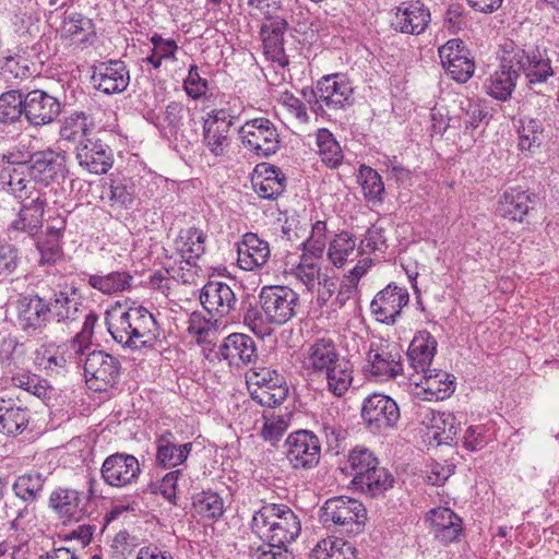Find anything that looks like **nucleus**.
<instances>
[{"mask_svg":"<svg viewBox=\"0 0 559 559\" xmlns=\"http://www.w3.org/2000/svg\"><path fill=\"white\" fill-rule=\"evenodd\" d=\"M299 295L287 286H263L258 297L241 300L243 323L260 338L270 335V324L283 325L297 314Z\"/></svg>","mask_w":559,"mask_h":559,"instance_id":"f257e3e1","label":"nucleus"},{"mask_svg":"<svg viewBox=\"0 0 559 559\" xmlns=\"http://www.w3.org/2000/svg\"><path fill=\"white\" fill-rule=\"evenodd\" d=\"M110 316L109 312H106ZM108 332L123 347L138 349L152 346L158 335L154 316L144 307H130L119 316L106 317Z\"/></svg>","mask_w":559,"mask_h":559,"instance_id":"f03ea898","label":"nucleus"},{"mask_svg":"<svg viewBox=\"0 0 559 559\" xmlns=\"http://www.w3.org/2000/svg\"><path fill=\"white\" fill-rule=\"evenodd\" d=\"M347 462L353 472L352 483L371 498L384 496L395 483L392 473L380 466L374 453L364 445H356L352 449Z\"/></svg>","mask_w":559,"mask_h":559,"instance_id":"7ed1b4c3","label":"nucleus"},{"mask_svg":"<svg viewBox=\"0 0 559 559\" xmlns=\"http://www.w3.org/2000/svg\"><path fill=\"white\" fill-rule=\"evenodd\" d=\"M252 526L259 530L267 527L264 537L265 540L271 542V546H287L295 542L301 532L298 515L283 503L265 504L255 511Z\"/></svg>","mask_w":559,"mask_h":559,"instance_id":"20e7f679","label":"nucleus"},{"mask_svg":"<svg viewBox=\"0 0 559 559\" xmlns=\"http://www.w3.org/2000/svg\"><path fill=\"white\" fill-rule=\"evenodd\" d=\"M320 521L329 528L333 525L340 531L359 534L367 521V509L357 499L347 496L332 497L321 507Z\"/></svg>","mask_w":559,"mask_h":559,"instance_id":"39448f33","label":"nucleus"},{"mask_svg":"<svg viewBox=\"0 0 559 559\" xmlns=\"http://www.w3.org/2000/svg\"><path fill=\"white\" fill-rule=\"evenodd\" d=\"M237 132L242 145L258 157L267 158L281 148L278 130L267 118L248 120Z\"/></svg>","mask_w":559,"mask_h":559,"instance_id":"423d86ee","label":"nucleus"},{"mask_svg":"<svg viewBox=\"0 0 559 559\" xmlns=\"http://www.w3.org/2000/svg\"><path fill=\"white\" fill-rule=\"evenodd\" d=\"M27 175L43 187L62 183L69 176L67 153L52 148L33 152L28 156Z\"/></svg>","mask_w":559,"mask_h":559,"instance_id":"0eeeda50","label":"nucleus"},{"mask_svg":"<svg viewBox=\"0 0 559 559\" xmlns=\"http://www.w3.org/2000/svg\"><path fill=\"white\" fill-rule=\"evenodd\" d=\"M360 416L370 432L380 435L397 426L401 412L391 396L373 393L362 401Z\"/></svg>","mask_w":559,"mask_h":559,"instance_id":"6e6552de","label":"nucleus"},{"mask_svg":"<svg viewBox=\"0 0 559 559\" xmlns=\"http://www.w3.org/2000/svg\"><path fill=\"white\" fill-rule=\"evenodd\" d=\"M251 399L261 406L274 407L286 400L288 386L283 374L275 369L260 367L247 374Z\"/></svg>","mask_w":559,"mask_h":559,"instance_id":"1a4fd4ad","label":"nucleus"},{"mask_svg":"<svg viewBox=\"0 0 559 559\" xmlns=\"http://www.w3.org/2000/svg\"><path fill=\"white\" fill-rule=\"evenodd\" d=\"M239 114L231 108H216L203 121V143L214 156L225 154L231 141V127Z\"/></svg>","mask_w":559,"mask_h":559,"instance_id":"9d476101","label":"nucleus"},{"mask_svg":"<svg viewBox=\"0 0 559 559\" xmlns=\"http://www.w3.org/2000/svg\"><path fill=\"white\" fill-rule=\"evenodd\" d=\"M285 455L293 469L309 471L318 466L321 459V442L311 430L299 429L285 440Z\"/></svg>","mask_w":559,"mask_h":559,"instance_id":"9b49d317","label":"nucleus"},{"mask_svg":"<svg viewBox=\"0 0 559 559\" xmlns=\"http://www.w3.org/2000/svg\"><path fill=\"white\" fill-rule=\"evenodd\" d=\"M199 299L206 313H212L221 321L243 318L241 307H237L236 294L226 283L209 281L202 287Z\"/></svg>","mask_w":559,"mask_h":559,"instance_id":"f8f14e48","label":"nucleus"},{"mask_svg":"<svg viewBox=\"0 0 559 559\" xmlns=\"http://www.w3.org/2000/svg\"><path fill=\"white\" fill-rule=\"evenodd\" d=\"M506 46L507 60L504 62L512 63L519 76L523 73L530 84L544 83L554 75L550 59L543 58L538 50L526 51L514 41L506 43Z\"/></svg>","mask_w":559,"mask_h":559,"instance_id":"ddd939ff","label":"nucleus"},{"mask_svg":"<svg viewBox=\"0 0 559 559\" xmlns=\"http://www.w3.org/2000/svg\"><path fill=\"white\" fill-rule=\"evenodd\" d=\"M120 361L104 350H93L85 356L84 376L95 391L106 392L120 379Z\"/></svg>","mask_w":559,"mask_h":559,"instance_id":"4468645a","label":"nucleus"},{"mask_svg":"<svg viewBox=\"0 0 559 559\" xmlns=\"http://www.w3.org/2000/svg\"><path fill=\"white\" fill-rule=\"evenodd\" d=\"M95 479L90 480L88 497L75 489L58 487L49 496L48 506L59 520L78 522L86 514V500L95 496Z\"/></svg>","mask_w":559,"mask_h":559,"instance_id":"2eb2a0df","label":"nucleus"},{"mask_svg":"<svg viewBox=\"0 0 559 559\" xmlns=\"http://www.w3.org/2000/svg\"><path fill=\"white\" fill-rule=\"evenodd\" d=\"M25 102V120L35 129L56 122L62 112L63 105L60 99L44 90L27 91Z\"/></svg>","mask_w":559,"mask_h":559,"instance_id":"dca6fc26","label":"nucleus"},{"mask_svg":"<svg viewBox=\"0 0 559 559\" xmlns=\"http://www.w3.org/2000/svg\"><path fill=\"white\" fill-rule=\"evenodd\" d=\"M100 475L108 486L121 488L136 483L141 467L134 455L116 452L104 460Z\"/></svg>","mask_w":559,"mask_h":559,"instance_id":"f3484780","label":"nucleus"},{"mask_svg":"<svg viewBox=\"0 0 559 559\" xmlns=\"http://www.w3.org/2000/svg\"><path fill=\"white\" fill-rule=\"evenodd\" d=\"M408 301L407 289L397 286L395 283H390L372 299L370 304L371 313L377 321L393 325Z\"/></svg>","mask_w":559,"mask_h":559,"instance_id":"a211bd4d","label":"nucleus"},{"mask_svg":"<svg viewBox=\"0 0 559 559\" xmlns=\"http://www.w3.org/2000/svg\"><path fill=\"white\" fill-rule=\"evenodd\" d=\"M16 310L19 326L28 335L43 333L49 323L46 297L38 294L20 297Z\"/></svg>","mask_w":559,"mask_h":559,"instance_id":"6ab92c4d","label":"nucleus"},{"mask_svg":"<svg viewBox=\"0 0 559 559\" xmlns=\"http://www.w3.org/2000/svg\"><path fill=\"white\" fill-rule=\"evenodd\" d=\"M319 97L330 110H341L350 107L354 102V87L346 75L341 73L328 74L318 81Z\"/></svg>","mask_w":559,"mask_h":559,"instance_id":"aec40b11","label":"nucleus"},{"mask_svg":"<svg viewBox=\"0 0 559 559\" xmlns=\"http://www.w3.org/2000/svg\"><path fill=\"white\" fill-rule=\"evenodd\" d=\"M416 419L428 429H435L433 439L438 444L456 443L461 425L452 413L438 412L428 406L419 405Z\"/></svg>","mask_w":559,"mask_h":559,"instance_id":"412c9836","label":"nucleus"},{"mask_svg":"<svg viewBox=\"0 0 559 559\" xmlns=\"http://www.w3.org/2000/svg\"><path fill=\"white\" fill-rule=\"evenodd\" d=\"M76 159L91 174L103 175L112 167L114 153L102 140L85 138L76 146Z\"/></svg>","mask_w":559,"mask_h":559,"instance_id":"4be33fe9","label":"nucleus"},{"mask_svg":"<svg viewBox=\"0 0 559 559\" xmlns=\"http://www.w3.org/2000/svg\"><path fill=\"white\" fill-rule=\"evenodd\" d=\"M536 193L521 187L504 190L497 204V213L504 219L524 223L528 213L537 205Z\"/></svg>","mask_w":559,"mask_h":559,"instance_id":"5701e85b","label":"nucleus"},{"mask_svg":"<svg viewBox=\"0 0 559 559\" xmlns=\"http://www.w3.org/2000/svg\"><path fill=\"white\" fill-rule=\"evenodd\" d=\"M435 538L443 546L460 542L463 536V520L450 508L431 509L426 516Z\"/></svg>","mask_w":559,"mask_h":559,"instance_id":"b1692460","label":"nucleus"},{"mask_svg":"<svg viewBox=\"0 0 559 559\" xmlns=\"http://www.w3.org/2000/svg\"><path fill=\"white\" fill-rule=\"evenodd\" d=\"M92 81L97 90L110 95L126 91L130 75L123 61L109 60L94 67Z\"/></svg>","mask_w":559,"mask_h":559,"instance_id":"393cba45","label":"nucleus"},{"mask_svg":"<svg viewBox=\"0 0 559 559\" xmlns=\"http://www.w3.org/2000/svg\"><path fill=\"white\" fill-rule=\"evenodd\" d=\"M218 354L222 359L235 367L248 366L258 359L255 341L243 333H231L226 336L218 347Z\"/></svg>","mask_w":559,"mask_h":559,"instance_id":"a878e982","label":"nucleus"},{"mask_svg":"<svg viewBox=\"0 0 559 559\" xmlns=\"http://www.w3.org/2000/svg\"><path fill=\"white\" fill-rule=\"evenodd\" d=\"M32 419L31 409L19 397L0 396V432L8 437L21 435Z\"/></svg>","mask_w":559,"mask_h":559,"instance_id":"bb28decb","label":"nucleus"},{"mask_svg":"<svg viewBox=\"0 0 559 559\" xmlns=\"http://www.w3.org/2000/svg\"><path fill=\"white\" fill-rule=\"evenodd\" d=\"M76 292L78 288L75 286H66L63 289L53 290L52 294L46 298L49 307V322L55 321L59 324L69 325L79 319L82 312V302L71 297L75 295Z\"/></svg>","mask_w":559,"mask_h":559,"instance_id":"cd10ccee","label":"nucleus"},{"mask_svg":"<svg viewBox=\"0 0 559 559\" xmlns=\"http://www.w3.org/2000/svg\"><path fill=\"white\" fill-rule=\"evenodd\" d=\"M430 22V12L420 1L403 2L396 8L391 26L400 33L419 35Z\"/></svg>","mask_w":559,"mask_h":559,"instance_id":"c85d7f7f","label":"nucleus"},{"mask_svg":"<svg viewBox=\"0 0 559 559\" xmlns=\"http://www.w3.org/2000/svg\"><path fill=\"white\" fill-rule=\"evenodd\" d=\"M504 60H507L506 44L502 46L499 69L490 74L484 84L486 93L500 102H506L512 96L516 81L520 78L515 67L512 63L504 62Z\"/></svg>","mask_w":559,"mask_h":559,"instance_id":"c756f323","label":"nucleus"},{"mask_svg":"<svg viewBox=\"0 0 559 559\" xmlns=\"http://www.w3.org/2000/svg\"><path fill=\"white\" fill-rule=\"evenodd\" d=\"M138 183L132 177L110 176L104 185L103 200H107L112 210H130L138 198Z\"/></svg>","mask_w":559,"mask_h":559,"instance_id":"7c9ffc66","label":"nucleus"},{"mask_svg":"<svg viewBox=\"0 0 559 559\" xmlns=\"http://www.w3.org/2000/svg\"><path fill=\"white\" fill-rule=\"evenodd\" d=\"M237 263L246 271L261 269L270 259L269 242L254 233H246L237 243Z\"/></svg>","mask_w":559,"mask_h":559,"instance_id":"2f4dec72","label":"nucleus"},{"mask_svg":"<svg viewBox=\"0 0 559 559\" xmlns=\"http://www.w3.org/2000/svg\"><path fill=\"white\" fill-rule=\"evenodd\" d=\"M437 341L426 330L419 331L413 338L407 350L411 367L416 373L427 374L431 371V362L437 353Z\"/></svg>","mask_w":559,"mask_h":559,"instance_id":"473e14b6","label":"nucleus"},{"mask_svg":"<svg viewBox=\"0 0 559 559\" xmlns=\"http://www.w3.org/2000/svg\"><path fill=\"white\" fill-rule=\"evenodd\" d=\"M364 370L380 381L395 379L403 370L401 355L386 348H370Z\"/></svg>","mask_w":559,"mask_h":559,"instance_id":"72a5a7b5","label":"nucleus"},{"mask_svg":"<svg viewBox=\"0 0 559 559\" xmlns=\"http://www.w3.org/2000/svg\"><path fill=\"white\" fill-rule=\"evenodd\" d=\"M171 431L167 430L156 439V465L174 468L185 463L192 451V442L176 444Z\"/></svg>","mask_w":559,"mask_h":559,"instance_id":"f704fd0d","label":"nucleus"},{"mask_svg":"<svg viewBox=\"0 0 559 559\" xmlns=\"http://www.w3.org/2000/svg\"><path fill=\"white\" fill-rule=\"evenodd\" d=\"M269 23L261 26V36L266 53L271 55L281 66L288 63L284 49V36L288 31V22L282 16L267 19Z\"/></svg>","mask_w":559,"mask_h":559,"instance_id":"c9c22d12","label":"nucleus"},{"mask_svg":"<svg viewBox=\"0 0 559 559\" xmlns=\"http://www.w3.org/2000/svg\"><path fill=\"white\" fill-rule=\"evenodd\" d=\"M205 234L195 227L181 229L176 238V249L181 257V263L189 266H197L199 260L205 252Z\"/></svg>","mask_w":559,"mask_h":559,"instance_id":"e433bc0d","label":"nucleus"},{"mask_svg":"<svg viewBox=\"0 0 559 559\" xmlns=\"http://www.w3.org/2000/svg\"><path fill=\"white\" fill-rule=\"evenodd\" d=\"M46 200L40 195L32 199L28 203H23L17 218L10 225V230L23 231L28 235L36 234L43 226V216Z\"/></svg>","mask_w":559,"mask_h":559,"instance_id":"4c0bfd02","label":"nucleus"},{"mask_svg":"<svg viewBox=\"0 0 559 559\" xmlns=\"http://www.w3.org/2000/svg\"><path fill=\"white\" fill-rule=\"evenodd\" d=\"M133 275L127 271L88 275V285L104 295H114L133 287Z\"/></svg>","mask_w":559,"mask_h":559,"instance_id":"58836bf2","label":"nucleus"},{"mask_svg":"<svg viewBox=\"0 0 559 559\" xmlns=\"http://www.w3.org/2000/svg\"><path fill=\"white\" fill-rule=\"evenodd\" d=\"M25 94L23 90H10L0 95V123L10 126L25 119Z\"/></svg>","mask_w":559,"mask_h":559,"instance_id":"ea45409f","label":"nucleus"},{"mask_svg":"<svg viewBox=\"0 0 559 559\" xmlns=\"http://www.w3.org/2000/svg\"><path fill=\"white\" fill-rule=\"evenodd\" d=\"M94 35L93 21L81 13L67 15L60 26V36L64 39L76 38L80 43H86Z\"/></svg>","mask_w":559,"mask_h":559,"instance_id":"a19ab883","label":"nucleus"},{"mask_svg":"<svg viewBox=\"0 0 559 559\" xmlns=\"http://www.w3.org/2000/svg\"><path fill=\"white\" fill-rule=\"evenodd\" d=\"M2 191L12 194L16 199H28L32 197L34 187L33 180L26 179L24 174L16 167H3L0 173Z\"/></svg>","mask_w":559,"mask_h":559,"instance_id":"79ce46f5","label":"nucleus"},{"mask_svg":"<svg viewBox=\"0 0 559 559\" xmlns=\"http://www.w3.org/2000/svg\"><path fill=\"white\" fill-rule=\"evenodd\" d=\"M316 142L321 160L330 168H337L342 164L344 155L333 133L321 128L317 131Z\"/></svg>","mask_w":559,"mask_h":559,"instance_id":"37998d69","label":"nucleus"},{"mask_svg":"<svg viewBox=\"0 0 559 559\" xmlns=\"http://www.w3.org/2000/svg\"><path fill=\"white\" fill-rule=\"evenodd\" d=\"M328 385L336 396H342L350 386L353 381V366L349 360L340 358L325 370Z\"/></svg>","mask_w":559,"mask_h":559,"instance_id":"c03bdc74","label":"nucleus"},{"mask_svg":"<svg viewBox=\"0 0 559 559\" xmlns=\"http://www.w3.org/2000/svg\"><path fill=\"white\" fill-rule=\"evenodd\" d=\"M358 180L360 182L362 193L368 202L373 204L383 202L384 183L382 177L373 168L361 165L359 167Z\"/></svg>","mask_w":559,"mask_h":559,"instance_id":"a18cd8bd","label":"nucleus"},{"mask_svg":"<svg viewBox=\"0 0 559 559\" xmlns=\"http://www.w3.org/2000/svg\"><path fill=\"white\" fill-rule=\"evenodd\" d=\"M338 359V353L330 338L317 340L310 347L309 361L314 370L325 371Z\"/></svg>","mask_w":559,"mask_h":559,"instance_id":"49530a36","label":"nucleus"},{"mask_svg":"<svg viewBox=\"0 0 559 559\" xmlns=\"http://www.w3.org/2000/svg\"><path fill=\"white\" fill-rule=\"evenodd\" d=\"M46 478L39 473L19 476L13 484V491L24 502H35L43 492Z\"/></svg>","mask_w":559,"mask_h":559,"instance_id":"de8ad7c7","label":"nucleus"},{"mask_svg":"<svg viewBox=\"0 0 559 559\" xmlns=\"http://www.w3.org/2000/svg\"><path fill=\"white\" fill-rule=\"evenodd\" d=\"M195 512L210 520H218L224 514V500L214 491H202L192 498Z\"/></svg>","mask_w":559,"mask_h":559,"instance_id":"09e8293b","label":"nucleus"},{"mask_svg":"<svg viewBox=\"0 0 559 559\" xmlns=\"http://www.w3.org/2000/svg\"><path fill=\"white\" fill-rule=\"evenodd\" d=\"M224 321L212 313L206 316L200 311H193L188 320V333L197 336L198 344L204 343L212 331H216Z\"/></svg>","mask_w":559,"mask_h":559,"instance_id":"8fccbe9b","label":"nucleus"},{"mask_svg":"<svg viewBox=\"0 0 559 559\" xmlns=\"http://www.w3.org/2000/svg\"><path fill=\"white\" fill-rule=\"evenodd\" d=\"M423 377L426 380L425 390L436 395L437 400H443L455 391L454 377L445 371L431 369Z\"/></svg>","mask_w":559,"mask_h":559,"instance_id":"3c124183","label":"nucleus"},{"mask_svg":"<svg viewBox=\"0 0 559 559\" xmlns=\"http://www.w3.org/2000/svg\"><path fill=\"white\" fill-rule=\"evenodd\" d=\"M355 248L356 240L354 236L348 231H342L330 242L328 254L332 263L341 267L344 265L347 257L354 252Z\"/></svg>","mask_w":559,"mask_h":559,"instance_id":"603ef678","label":"nucleus"},{"mask_svg":"<svg viewBox=\"0 0 559 559\" xmlns=\"http://www.w3.org/2000/svg\"><path fill=\"white\" fill-rule=\"evenodd\" d=\"M519 129V147L521 151H530L532 147H539L543 138V122L536 118L521 120Z\"/></svg>","mask_w":559,"mask_h":559,"instance_id":"864d4df0","label":"nucleus"},{"mask_svg":"<svg viewBox=\"0 0 559 559\" xmlns=\"http://www.w3.org/2000/svg\"><path fill=\"white\" fill-rule=\"evenodd\" d=\"M87 118L83 111L67 117L59 131L60 138L69 142L87 138Z\"/></svg>","mask_w":559,"mask_h":559,"instance_id":"5fc2aeb1","label":"nucleus"},{"mask_svg":"<svg viewBox=\"0 0 559 559\" xmlns=\"http://www.w3.org/2000/svg\"><path fill=\"white\" fill-rule=\"evenodd\" d=\"M11 381L14 386L21 388L39 399L47 396V381L40 379L37 374L21 372L14 374Z\"/></svg>","mask_w":559,"mask_h":559,"instance_id":"6e6d98bb","label":"nucleus"},{"mask_svg":"<svg viewBox=\"0 0 559 559\" xmlns=\"http://www.w3.org/2000/svg\"><path fill=\"white\" fill-rule=\"evenodd\" d=\"M438 52L443 68H450L451 63L456 61L457 59H463L464 57L472 56L464 40L460 38H453L448 40L444 45H442L439 48Z\"/></svg>","mask_w":559,"mask_h":559,"instance_id":"4d7b16f0","label":"nucleus"},{"mask_svg":"<svg viewBox=\"0 0 559 559\" xmlns=\"http://www.w3.org/2000/svg\"><path fill=\"white\" fill-rule=\"evenodd\" d=\"M98 321V316L95 311H90L84 319L81 331L75 335L71 343V348L75 354L84 355V349L91 344L94 333V328Z\"/></svg>","mask_w":559,"mask_h":559,"instance_id":"13d9d810","label":"nucleus"},{"mask_svg":"<svg viewBox=\"0 0 559 559\" xmlns=\"http://www.w3.org/2000/svg\"><path fill=\"white\" fill-rule=\"evenodd\" d=\"M183 88L189 97L199 99L204 96L209 90V82L202 78L197 64H191L188 75L183 81Z\"/></svg>","mask_w":559,"mask_h":559,"instance_id":"bf43d9fd","label":"nucleus"},{"mask_svg":"<svg viewBox=\"0 0 559 559\" xmlns=\"http://www.w3.org/2000/svg\"><path fill=\"white\" fill-rule=\"evenodd\" d=\"M388 249L386 238L384 236V228L379 226H371L367 229L365 238L360 241V253L366 252H385Z\"/></svg>","mask_w":559,"mask_h":559,"instance_id":"052dcab7","label":"nucleus"},{"mask_svg":"<svg viewBox=\"0 0 559 559\" xmlns=\"http://www.w3.org/2000/svg\"><path fill=\"white\" fill-rule=\"evenodd\" d=\"M186 108L180 102H170L164 111L165 131L176 136L183 126Z\"/></svg>","mask_w":559,"mask_h":559,"instance_id":"680f3d73","label":"nucleus"},{"mask_svg":"<svg viewBox=\"0 0 559 559\" xmlns=\"http://www.w3.org/2000/svg\"><path fill=\"white\" fill-rule=\"evenodd\" d=\"M252 182L255 192L261 198L267 200H276L286 189L287 177H280V179L272 180L253 179Z\"/></svg>","mask_w":559,"mask_h":559,"instance_id":"e2e57ef3","label":"nucleus"},{"mask_svg":"<svg viewBox=\"0 0 559 559\" xmlns=\"http://www.w3.org/2000/svg\"><path fill=\"white\" fill-rule=\"evenodd\" d=\"M36 248L39 251L40 265H52L55 264L62 255V248L60 246V241L53 238H41L37 240Z\"/></svg>","mask_w":559,"mask_h":559,"instance_id":"0e129e2a","label":"nucleus"},{"mask_svg":"<svg viewBox=\"0 0 559 559\" xmlns=\"http://www.w3.org/2000/svg\"><path fill=\"white\" fill-rule=\"evenodd\" d=\"M448 75L457 83H466L474 74L475 62L472 56L457 59L451 67H444Z\"/></svg>","mask_w":559,"mask_h":559,"instance_id":"69168bd1","label":"nucleus"},{"mask_svg":"<svg viewBox=\"0 0 559 559\" xmlns=\"http://www.w3.org/2000/svg\"><path fill=\"white\" fill-rule=\"evenodd\" d=\"M324 549L330 559H357L356 547L342 538L323 540Z\"/></svg>","mask_w":559,"mask_h":559,"instance_id":"338daca9","label":"nucleus"},{"mask_svg":"<svg viewBox=\"0 0 559 559\" xmlns=\"http://www.w3.org/2000/svg\"><path fill=\"white\" fill-rule=\"evenodd\" d=\"M251 556L255 559H294L287 546H271V542L265 539L258 547L251 548Z\"/></svg>","mask_w":559,"mask_h":559,"instance_id":"774afa93","label":"nucleus"}]
</instances>
